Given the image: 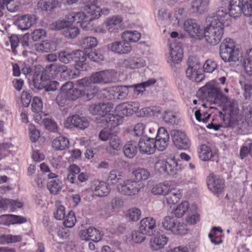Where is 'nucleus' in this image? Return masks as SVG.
Wrapping results in <instances>:
<instances>
[{
	"label": "nucleus",
	"instance_id": "nucleus-5",
	"mask_svg": "<svg viewBox=\"0 0 252 252\" xmlns=\"http://www.w3.org/2000/svg\"><path fill=\"white\" fill-rule=\"evenodd\" d=\"M67 18L70 22L80 23L81 27L85 31L92 30L93 24L92 21L93 18L87 15L83 12H71L66 15Z\"/></svg>",
	"mask_w": 252,
	"mask_h": 252
},
{
	"label": "nucleus",
	"instance_id": "nucleus-21",
	"mask_svg": "<svg viewBox=\"0 0 252 252\" xmlns=\"http://www.w3.org/2000/svg\"><path fill=\"white\" fill-rule=\"evenodd\" d=\"M37 18L34 15L27 14L18 18L16 24L19 29L25 31L29 29L36 22Z\"/></svg>",
	"mask_w": 252,
	"mask_h": 252
},
{
	"label": "nucleus",
	"instance_id": "nucleus-44",
	"mask_svg": "<svg viewBox=\"0 0 252 252\" xmlns=\"http://www.w3.org/2000/svg\"><path fill=\"white\" fill-rule=\"evenodd\" d=\"M168 189V184L159 183L153 186L151 192L155 195H164Z\"/></svg>",
	"mask_w": 252,
	"mask_h": 252
},
{
	"label": "nucleus",
	"instance_id": "nucleus-38",
	"mask_svg": "<svg viewBox=\"0 0 252 252\" xmlns=\"http://www.w3.org/2000/svg\"><path fill=\"white\" fill-rule=\"evenodd\" d=\"M22 240L21 235L11 234H2L0 235V244L14 243L19 242Z\"/></svg>",
	"mask_w": 252,
	"mask_h": 252
},
{
	"label": "nucleus",
	"instance_id": "nucleus-57",
	"mask_svg": "<svg viewBox=\"0 0 252 252\" xmlns=\"http://www.w3.org/2000/svg\"><path fill=\"white\" fill-rule=\"evenodd\" d=\"M145 234L140 230L139 231H134L131 234L132 240L136 243H141L145 239Z\"/></svg>",
	"mask_w": 252,
	"mask_h": 252
},
{
	"label": "nucleus",
	"instance_id": "nucleus-23",
	"mask_svg": "<svg viewBox=\"0 0 252 252\" xmlns=\"http://www.w3.org/2000/svg\"><path fill=\"white\" fill-rule=\"evenodd\" d=\"M108 48L111 51L119 54H127L131 50L130 43L124 40L120 41H115L108 45Z\"/></svg>",
	"mask_w": 252,
	"mask_h": 252
},
{
	"label": "nucleus",
	"instance_id": "nucleus-10",
	"mask_svg": "<svg viewBox=\"0 0 252 252\" xmlns=\"http://www.w3.org/2000/svg\"><path fill=\"white\" fill-rule=\"evenodd\" d=\"M64 127L71 129L77 128L84 129L89 126V123L86 118L78 115H73L69 116L64 122Z\"/></svg>",
	"mask_w": 252,
	"mask_h": 252
},
{
	"label": "nucleus",
	"instance_id": "nucleus-9",
	"mask_svg": "<svg viewBox=\"0 0 252 252\" xmlns=\"http://www.w3.org/2000/svg\"><path fill=\"white\" fill-rule=\"evenodd\" d=\"M174 145L179 149L188 150L191 145L190 140L187 135L179 130H174L171 132Z\"/></svg>",
	"mask_w": 252,
	"mask_h": 252
},
{
	"label": "nucleus",
	"instance_id": "nucleus-13",
	"mask_svg": "<svg viewBox=\"0 0 252 252\" xmlns=\"http://www.w3.org/2000/svg\"><path fill=\"white\" fill-rule=\"evenodd\" d=\"M62 93L65 94L66 98L69 100H74L77 98L83 97L84 99V92L83 90L74 87L71 82H67L64 83L61 89Z\"/></svg>",
	"mask_w": 252,
	"mask_h": 252
},
{
	"label": "nucleus",
	"instance_id": "nucleus-27",
	"mask_svg": "<svg viewBox=\"0 0 252 252\" xmlns=\"http://www.w3.org/2000/svg\"><path fill=\"white\" fill-rule=\"evenodd\" d=\"M239 113V109L237 107L233 106L229 107L227 127L233 128L238 125L240 118Z\"/></svg>",
	"mask_w": 252,
	"mask_h": 252
},
{
	"label": "nucleus",
	"instance_id": "nucleus-30",
	"mask_svg": "<svg viewBox=\"0 0 252 252\" xmlns=\"http://www.w3.org/2000/svg\"><path fill=\"white\" fill-rule=\"evenodd\" d=\"M52 146L56 150L63 151L68 148L69 141L67 137L60 136L53 140Z\"/></svg>",
	"mask_w": 252,
	"mask_h": 252
},
{
	"label": "nucleus",
	"instance_id": "nucleus-52",
	"mask_svg": "<svg viewBox=\"0 0 252 252\" xmlns=\"http://www.w3.org/2000/svg\"><path fill=\"white\" fill-rule=\"evenodd\" d=\"M99 105L100 116H102V119H103L105 116L109 114V113L113 108V105L112 103L110 102L100 103Z\"/></svg>",
	"mask_w": 252,
	"mask_h": 252
},
{
	"label": "nucleus",
	"instance_id": "nucleus-62",
	"mask_svg": "<svg viewBox=\"0 0 252 252\" xmlns=\"http://www.w3.org/2000/svg\"><path fill=\"white\" fill-rule=\"evenodd\" d=\"M146 126V125H145L143 123L137 124L134 127V132L135 135L137 136H141L145 133L146 136L147 135V134L145 131Z\"/></svg>",
	"mask_w": 252,
	"mask_h": 252
},
{
	"label": "nucleus",
	"instance_id": "nucleus-45",
	"mask_svg": "<svg viewBox=\"0 0 252 252\" xmlns=\"http://www.w3.org/2000/svg\"><path fill=\"white\" fill-rule=\"evenodd\" d=\"M188 230L186 224L183 222H176L171 233L177 235H184L187 233Z\"/></svg>",
	"mask_w": 252,
	"mask_h": 252
},
{
	"label": "nucleus",
	"instance_id": "nucleus-41",
	"mask_svg": "<svg viewBox=\"0 0 252 252\" xmlns=\"http://www.w3.org/2000/svg\"><path fill=\"white\" fill-rule=\"evenodd\" d=\"M122 146L121 141L120 138L116 134L114 133L110 137L109 140V144L107 147V150L112 149L115 151H119Z\"/></svg>",
	"mask_w": 252,
	"mask_h": 252
},
{
	"label": "nucleus",
	"instance_id": "nucleus-2",
	"mask_svg": "<svg viewBox=\"0 0 252 252\" xmlns=\"http://www.w3.org/2000/svg\"><path fill=\"white\" fill-rule=\"evenodd\" d=\"M33 71V80L34 84H39L41 86H43L46 82L54 79L59 73L62 76L65 77L66 75L70 76L66 66L60 64H50L45 68L40 64H37L34 66Z\"/></svg>",
	"mask_w": 252,
	"mask_h": 252
},
{
	"label": "nucleus",
	"instance_id": "nucleus-35",
	"mask_svg": "<svg viewBox=\"0 0 252 252\" xmlns=\"http://www.w3.org/2000/svg\"><path fill=\"white\" fill-rule=\"evenodd\" d=\"M35 49L39 52H48L55 50L56 45L52 41L45 40L41 43L35 44Z\"/></svg>",
	"mask_w": 252,
	"mask_h": 252
},
{
	"label": "nucleus",
	"instance_id": "nucleus-26",
	"mask_svg": "<svg viewBox=\"0 0 252 252\" xmlns=\"http://www.w3.org/2000/svg\"><path fill=\"white\" fill-rule=\"evenodd\" d=\"M168 238L164 235H160L151 239L150 246L153 251H158L162 249L167 244Z\"/></svg>",
	"mask_w": 252,
	"mask_h": 252
},
{
	"label": "nucleus",
	"instance_id": "nucleus-42",
	"mask_svg": "<svg viewBox=\"0 0 252 252\" xmlns=\"http://www.w3.org/2000/svg\"><path fill=\"white\" fill-rule=\"evenodd\" d=\"M128 107L129 105L126 102L121 103L116 107L115 113L123 119L125 116L131 115L130 110Z\"/></svg>",
	"mask_w": 252,
	"mask_h": 252
},
{
	"label": "nucleus",
	"instance_id": "nucleus-14",
	"mask_svg": "<svg viewBox=\"0 0 252 252\" xmlns=\"http://www.w3.org/2000/svg\"><path fill=\"white\" fill-rule=\"evenodd\" d=\"M200 64H189L186 70L187 77L192 81L200 83L205 78Z\"/></svg>",
	"mask_w": 252,
	"mask_h": 252
},
{
	"label": "nucleus",
	"instance_id": "nucleus-19",
	"mask_svg": "<svg viewBox=\"0 0 252 252\" xmlns=\"http://www.w3.org/2000/svg\"><path fill=\"white\" fill-rule=\"evenodd\" d=\"M155 169L156 171L160 174L174 175L178 173L177 169H174V166L172 164V163L162 159H159L156 161Z\"/></svg>",
	"mask_w": 252,
	"mask_h": 252
},
{
	"label": "nucleus",
	"instance_id": "nucleus-15",
	"mask_svg": "<svg viewBox=\"0 0 252 252\" xmlns=\"http://www.w3.org/2000/svg\"><path fill=\"white\" fill-rule=\"evenodd\" d=\"M207 183L208 189L216 194L220 193L224 188V180L213 174L208 176Z\"/></svg>",
	"mask_w": 252,
	"mask_h": 252
},
{
	"label": "nucleus",
	"instance_id": "nucleus-61",
	"mask_svg": "<svg viewBox=\"0 0 252 252\" xmlns=\"http://www.w3.org/2000/svg\"><path fill=\"white\" fill-rule=\"evenodd\" d=\"M243 114L246 121H250L252 118V106L250 104H245L243 106Z\"/></svg>",
	"mask_w": 252,
	"mask_h": 252
},
{
	"label": "nucleus",
	"instance_id": "nucleus-22",
	"mask_svg": "<svg viewBox=\"0 0 252 252\" xmlns=\"http://www.w3.org/2000/svg\"><path fill=\"white\" fill-rule=\"evenodd\" d=\"M140 152L147 154H153L156 148L154 144V138L148 137L141 138L138 144Z\"/></svg>",
	"mask_w": 252,
	"mask_h": 252
},
{
	"label": "nucleus",
	"instance_id": "nucleus-28",
	"mask_svg": "<svg viewBox=\"0 0 252 252\" xmlns=\"http://www.w3.org/2000/svg\"><path fill=\"white\" fill-rule=\"evenodd\" d=\"M101 121L103 123H106L108 128H112L120 125L122 122L123 119L117 113L115 115L108 114L101 119Z\"/></svg>",
	"mask_w": 252,
	"mask_h": 252
},
{
	"label": "nucleus",
	"instance_id": "nucleus-1",
	"mask_svg": "<svg viewBox=\"0 0 252 252\" xmlns=\"http://www.w3.org/2000/svg\"><path fill=\"white\" fill-rule=\"evenodd\" d=\"M229 16L223 6L218 8L216 13L206 18L207 26L203 31L204 37L211 45L218 44L222 38L223 28L228 25Z\"/></svg>",
	"mask_w": 252,
	"mask_h": 252
},
{
	"label": "nucleus",
	"instance_id": "nucleus-32",
	"mask_svg": "<svg viewBox=\"0 0 252 252\" xmlns=\"http://www.w3.org/2000/svg\"><path fill=\"white\" fill-rule=\"evenodd\" d=\"M210 0H192L191 7L193 12L201 14L203 13L209 5Z\"/></svg>",
	"mask_w": 252,
	"mask_h": 252
},
{
	"label": "nucleus",
	"instance_id": "nucleus-16",
	"mask_svg": "<svg viewBox=\"0 0 252 252\" xmlns=\"http://www.w3.org/2000/svg\"><path fill=\"white\" fill-rule=\"evenodd\" d=\"M93 192L96 196L104 197L110 192L111 188L105 182L101 180H94L91 187Z\"/></svg>",
	"mask_w": 252,
	"mask_h": 252
},
{
	"label": "nucleus",
	"instance_id": "nucleus-48",
	"mask_svg": "<svg viewBox=\"0 0 252 252\" xmlns=\"http://www.w3.org/2000/svg\"><path fill=\"white\" fill-rule=\"evenodd\" d=\"M175 222L176 221L173 217L166 216L162 221V226L164 229L171 232L174 225H175Z\"/></svg>",
	"mask_w": 252,
	"mask_h": 252
},
{
	"label": "nucleus",
	"instance_id": "nucleus-33",
	"mask_svg": "<svg viewBox=\"0 0 252 252\" xmlns=\"http://www.w3.org/2000/svg\"><path fill=\"white\" fill-rule=\"evenodd\" d=\"M138 144L136 142L130 141L126 143L124 146L123 152L126 157L131 158L137 154Z\"/></svg>",
	"mask_w": 252,
	"mask_h": 252
},
{
	"label": "nucleus",
	"instance_id": "nucleus-25",
	"mask_svg": "<svg viewBox=\"0 0 252 252\" xmlns=\"http://www.w3.org/2000/svg\"><path fill=\"white\" fill-rule=\"evenodd\" d=\"M166 203L169 205L177 203L182 196V191L175 189H168L164 194Z\"/></svg>",
	"mask_w": 252,
	"mask_h": 252
},
{
	"label": "nucleus",
	"instance_id": "nucleus-55",
	"mask_svg": "<svg viewBox=\"0 0 252 252\" xmlns=\"http://www.w3.org/2000/svg\"><path fill=\"white\" fill-rule=\"evenodd\" d=\"M66 214L65 207L60 205L58 206L54 212V217L57 220H63L65 218Z\"/></svg>",
	"mask_w": 252,
	"mask_h": 252
},
{
	"label": "nucleus",
	"instance_id": "nucleus-17",
	"mask_svg": "<svg viewBox=\"0 0 252 252\" xmlns=\"http://www.w3.org/2000/svg\"><path fill=\"white\" fill-rule=\"evenodd\" d=\"M105 92V97L108 99H123L127 95L126 89L121 86L110 88Z\"/></svg>",
	"mask_w": 252,
	"mask_h": 252
},
{
	"label": "nucleus",
	"instance_id": "nucleus-54",
	"mask_svg": "<svg viewBox=\"0 0 252 252\" xmlns=\"http://www.w3.org/2000/svg\"><path fill=\"white\" fill-rule=\"evenodd\" d=\"M141 216V211L140 209L133 208L129 209L127 212V218L131 221H135L138 220Z\"/></svg>",
	"mask_w": 252,
	"mask_h": 252
},
{
	"label": "nucleus",
	"instance_id": "nucleus-46",
	"mask_svg": "<svg viewBox=\"0 0 252 252\" xmlns=\"http://www.w3.org/2000/svg\"><path fill=\"white\" fill-rule=\"evenodd\" d=\"M132 173L135 177L136 181L139 183L140 181L147 180L150 176L149 172L144 168L137 169L133 171Z\"/></svg>",
	"mask_w": 252,
	"mask_h": 252
},
{
	"label": "nucleus",
	"instance_id": "nucleus-12",
	"mask_svg": "<svg viewBox=\"0 0 252 252\" xmlns=\"http://www.w3.org/2000/svg\"><path fill=\"white\" fill-rule=\"evenodd\" d=\"M77 84L80 87H84V100H90L94 98L98 92L97 88L90 81V79L84 78L77 81Z\"/></svg>",
	"mask_w": 252,
	"mask_h": 252
},
{
	"label": "nucleus",
	"instance_id": "nucleus-37",
	"mask_svg": "<svg viewBox=\"0 0 252 252\" xmlns=\"http://www.w3.org/2000/svg\"><path fill=\"white\" fill-rule=\"evenodd\" d=\"M123 176L122 173L117 170H111L108 176L107 181L112 184H120L124 181Z\"/></svg>",
	"mask_w": 252,
	"mask_h": 252
},
{
	"label": "nucleus",
	"instance_id": "nucleus-24",
	"mask_svg": "<svg viewBox=\"0 0 252 252\" xmlns=\"http://www.w3.org/2000/svg\"><path fill=\"white\" fill-rule=\"evenodd\" d=\"M156 226L155 220L151 217L143 219L140 221L139 230L148 235H152Z\"/></svg>",
	"mask_w": 252,
	"mask_h": 252
},
{
	"label": "nucleus",
	"instance_id": "nucleus-51",
	"mask_svg": "<svg viewBox=\"0 0 252 252\" xmlns=\"http://www.w3.org/2000/svg\"><path fill=\"white\" fill-rule=\"evenodd\" d=\"M43 107L42 101L40 98L35 96L33 97L32 103V110L36 113L41 111Z\"/></svg>",
	"mask_w": 252,
	"mask_h": 252
},
{
	"label": "nucleus",
	"instance_id": "nucleus-43",
	"mask_svg": "<svg viewBox=\"0 0 252 252\" xmlns=\"http://www.w3.org/2000/svg\"><path fill=\"white\" fill-rule=\"evenodd\" d=\"M157 82V80L155 78H151L146 81L137 84L135 85L134 92L140 94L145 90V88L149 87L154 85Z\"/></svg>",
	"mask_w": 252,
	"mask_h": 252
},
{
	"label": "nucleus",
	"instance_id": "nucleus-47",
	"mask_svg": "<svg viewBox=\"0 0 252 252\" xmlns=\"http://www.w3.org/2000/svg\"><path fill=\"white\" fill-rule=\"evenodd\" d=\"M189 203L187 201L182 202L174 210V215L176 217L181 218L189 208Z\"/></svg>",
	"mask_w": 252,
	"mask_h": 252
},
{
	"label": "nucleus",
	"instance_id": "nucleus-6",
	"mask_svg": "<svg viewBox=\"0 0 252 252\" xmlns=\"http://www.w3.org/2000/svg\"><path fill=\"white\" fill-rule=\"evenodd\" d=\"M88 55L83 51L77 50L72 52L61 51L58 55L59 61L63 63H83L87 59Z\"/></svg>",
	"mask_w": 252,
	"mask_h": 252
},
{
	"label": "nucleus",
	"instance_id": "nucleus-29",
	"mask_svg": "<svg viewBox=\"0 0 252 252\" xmlns=\"http://www.w3.org/2000/svg\"><path fill=\"white\" fill-rule=\"evenodd\" d=\"M97 0H91V4L88 3L85 6V9L87 10L88 14L94 19H98L101 16L102 10L100 8L96 5Z\"/></svg>",
	"mask_w": 252,
	"mask_h": 252
},
{
	"label": "nucleus",
	"instance_id": "nucleus-7",
	"mask_svg": "<svg viewBox=\"0 0 252 252\" xmlns=\"http://www.w3.org/2000/svg\"><path fill=\"white\" fill-rule=\"evenodd\" d=\"M143 186L138 182L127 179L124 180L122 183L118 184L117 189L118 191L124 195H133L138 193Z\"/></svg>",
	"mask_w": 252,
	"mask_h": 252
},
{
	"label": "nucleus",
	"instance_id": "nucleus-20",
	"mask_svg": "<svg viewBox=\"0 0 252 252\" xmlns=\"http://www.w3.org/2000/svg\"><path fill=\"white\" fill-rule=\"evenodd\" d=\"M79 236L82 240H91L96 242L99 241L102 238V235L99 231L93 227L80 231Z\"/></svg>",
	"mask_w": 252,
	"mask_h": 252
},
{
	"label": "nucleus",
	"instance_id": "nucleus-11",
	"mask_svg": "<svg viewBox=\"0 0 252 252\" xmlns=\"http://www.w3.org/2000/svg\"><path fill=\"white\" fill-rule=\"evenodd\" d=\"M104 24L109 33L116 34L123 29V18L121 15H112L105 20Z\"/></svg>",
	"mask_w": 252,
	"mask_h": 252
},
{
	"label": "nucleus",
	"instance_id": "nucleus-31",
	"mask_svg": "<svg viewBox=\"0 0 252 252\" xmlns=\"http://www.w3.org/2000/svg\"><path fill=\"white\" fill-rule=\"evenodd\" d=\"M215 155L210 146L205 144L200 146L198 151V156L201 160L205 161L211 160Z\"/></svg>",
	"mask_w": 252,
	"mask_h": 252
},
{
	"label": "nucleus",
	"instance_id": "nucleus-59",
	"mask_svg": "<svg viewBox=\"0 0 252 252\" xmlns=\"http://www.w3.org/2000/svg\"><path fill=\"white\" fill-rule=\"evenodd\" d=\"M29 128L31 140L33 142L37 141L40 137L39 131L36 129L34 125L32 124H30Z\"/></svg>",
	"mask_w": 252,
	"mask_h": 252
},
{
	"label": "nucleus",
	"instance_id": "nucleus-18",
	"mask_svg": "<svg viewBox=\"0 0 252 252\" xmlns=\"http://www.w3.org/2000/svg\"><path fill=\"white\" fill-rule=\"evenodd\" d=\"M226 10L227 15L229 16V19L227 22L229 24L230 19V17H232L234 18L239 17L242 13H243V6L242 5V1L240 0H230L229 2V6L228 8L229 13H228L227 10Z\"/></svg>",
	"mask_w": 252,
	"mask_h": 252
},
{
	"label": "nucleus",
	"instance_id": "nucleus-58",
	"mask_svg": "<svg viewBox=\"0 0 252 252\" xmlns=\"http://www.w3.org/2000/svg\"><path fill=\"white\" fill-rule=\"evenodd\" d=\"M162 119L166 123L174 124L176 123V116L172 111H165L162 114Z\"/></svg>",
	"mask_w": 252,
	"mask_h": 252
},
{
	"label": "nucleus",
	"instance_id": "nucleus-39",
	"mask_svg": "<svg viewBox=\"0 0 252 252\" xmlns=\"http://www.w3.org/2000/svg\"><path fill=\"white\" fill-rule=\"evenodd\" d=\"M79 29L70 24L62 31L63 34L68 39L75 38L79 33Z\"/></svg>",
	"mask_w": 252,
	"mask_h": 252
},
{
	"label": "nucleus",
	"instance_id": "nucleus-49",
	"mask_svg": "<svg viewBox=\"0 0 252 252\" xmlns=\"http://www.w3.org/2000/svg\"><path fill=\"white\" fill-rule=\"evenodd\" d=\"M76 221L74 212L73 211H70L65 218L63 224L66 227L71 228L75 225Z\"/></svg>",
	"mask_w": 252,
	"mask_h": 252
},
{
	"label": "nucleus",
	"instance_id": "nucleus-64",
	"mask_svg": "<svg viewBox=\"0 0 252 252\" xmlns=\"http://www.w3.org/2000/svg\"><path fill=\"white\" fill-rule=\"evenodd\" d=\"M240 63H252V48L247 50L245 57L239 56Z\"/></svg>",
	"mask_w": 252,
	"mask_h": 252
},
{
	"label": "nucleus",
	"instance_id": "nucleus-3",
	"mask_svg": "<svg viewBox=\"0 0 252 252\" xmlns=\"http://www.w3.org/2000/svg\"><path fill=\"white\" fill-rule=\"evenodd\" d=\"M220 55L224 62H239V51L236 48L233 41L226 38L220 45Z\"/></svg>",
	"mask_w": 252,
	"mask_h": 252
},
{
	"label": "nucleus",
	"instance_id": "nucleus-34",
	"mask_svg": "<svg viewBox=\"0 0 252 252\" xmlns=\"http://www.w3.org/2000/svg\"><path fill=\"white\" fill-rule=\"evenodd\" d=\"M121 37L125 41L129 43L136 42L140 39L141 34L136 31H126L122 33Z\"/></svg>",
	"mask_w": 252,
	"mask_h": 252
},
{
	"label": "nucleus",
	"instance_id": "nucleus-4",
	"mask_svg": "<svg viewBox=\"0 0 252 252\" xmlns=\"http://www.w3.org/2000/svg\"><path fill=\"white\" fill-rule=\"evenodd\" d=\"M203 89L204 90V96L210 103L220 104L227 99V97L222 94L220 88L215 87L209 83L206 84Z\"/></svg>",
	"mask_w": 252,
	"mask_h": 252
},
{
	"label": "nucleus",
	"instance_id": "nucleus-36",
	"mask_svg": "<svg viewBox=\"0 0 252 252\" xmlns=\"http://www.w3.org/2000/svg\"><path fill=\"white\" fill-rule=\"evenodd\" d=\"M98 43L95 37L93 36H86L82 38L80 41L81 46L84 49H89L95 47Z\"/></svg>",
	"mask_w": 252,
	"mask_h": 252
},
{
	"label": "nucleus",
	"instance_id": "nucleus-63",
	"mask_svg": "<svg viewBox=\"0 0 252 252\" xmlns=\"http://www.w3.org/2000/svg\"><path fill=\"white\" fill-rule=\"evenodd\" d=\"M110 128H104L102 129L99 133V139L103 141L109 140L110 137L114 134L110 131Z\"/></svg>",
	"mask_w": 252,
	"mask_h": 252
},
{
	"label": "nucleus",
	"instance_id": "nucleus-53",
	"mask_svg": "<svg viewBox=\"0 0 252 252\" xmlns=\"http://www.w3.org/2000/svg\"><path fill=\"white\" fill-rule=\"evenodd\" d=\"M169 141V139L156 137L154 138V144L157 149L162 151L167 147Z\"/></svg>",
	"mask_w": 252,
	"mask_h": 252
},
{
	"label": "nucleus",
	"instance_id": "nucleus-60",
	"mask_svg": "<svg viewBox=\"0 0 252 252\" xmlns=\"http://www.w3.org/2000/svg\"><path fill=\"white\" fill-rule=\"evenodd\" d=\"M21 98L23 105L27 107L31 102L32 95L29 91H24L22 93Z\"/></svg>",
	"mask_w": 252,
	"mask_h": 252
},
{
	"label": "nucleus",
	"instance_id": "nucleus-56",
	"mask_svg": "<svg viewBox=\"0 0 252 252\" xmlns=\"http://www.w3.org/2000/svg\"><path fill=\"white\" fill-rule=\"evenodd\" d=\"M243 13L247 17L252 15V0H242Z\"/></svg>",
	"mask_w": 252,
	"mask_h": 252
},
{
	"label": "nucleus",
	"instance_id": "nucleus-50",
	"mask_svg": "<svg viewBox=\"0 0 252 252\" xmlns=\"http://www.w3.org/2000/svg\"><path fill=\"white\" fill-rule=\"evenodd\" d=\"M183 52L181 49H172L170 53V62L172 63H179L182 61Z\"/></svg>",
	"mask_w": 252,
	"mask_h": 252
},
{
	"label": "nucleus",
	"instance_id": "nucleus-40",
	"mask_svg": "<svg viewBox=\"0 0 252 252\" xmlns=\"http://www.w3.org/2000/svg\"><path fill=\"white\" fill-rule=\"evenodd\" d=\"M47 188L53 194H57L62 189V182L59 179L51 180L47 183Z\"/></svg>",
	"mask_w": 252,
	"mask_h": 252
},
{
	"label": "nucleus",
	"instance_id": "nucleus-8",
	"mask_svg": "<svg viewBox=\"0 0 252 252\" xmlns=\"http://www.w3.org/2000/svg\"><path fill=\"white\" fill-rule=\"evenodd\" d=\"M184 29L192 38L201 40L204 37L203 31L194 19L186 20L184 23Z\"/></svg>",
	"mask_w": 252,
	"mask_h": 252
}]
</instances>
